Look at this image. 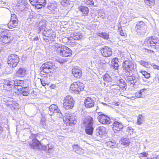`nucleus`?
Here are the masks:
<instances>
[{
  "label": "nucleus",
  "mask_w": 159,
  "mask_h": 159,
  "mask_svg": "<svg viewBox=\"0 0 159 159\" xmlns=\"http://www.w3.org/2000/svg\"><path fill=\"white\" fill-rule=\"evenodd\" d=\"M36 134L32 135V141L28 142L29 146L32 148L38 150H44L49 153L52 152L54 150V146L51 143L48 144L46 146L42 144L36 138Z\"/></svg>",
  "instance_id": "obj_1"
},
{
  "label": "nucleus",
  "mask_w": 159,
  "mask_h": 159,
  "mask_svg": "<svg viewBox=\"0 0 159 159\" xmlns=\"http://www.w3.org/2000/svg\"><path fill=\"white\" fill-rule=\"evenodd\" d=\"M83 123L85 127L86 133L88 134L92 135L94 129V122L93 118L90 116H87L84 120Z\"/></svg>",
  "instance_id": "obj_2"
},
{
  "label": "nucleus",
  "mask_w": 159,
  "mask_h": 159,
  "mask_svg": "<svg viewBox=\"0 0 159 159\" xmlns=\"http://www.w3.org/2000/svg\"><path fill=\"white\" fill-rule=\"evenodd\" d=\"M12 39L10 32L6 29H2L0 31V43L7 44Z\"/></svg>",
  "instance_id": "obj_3"
},
{
  "label": "nucleus",
  "mask_w": 159,
  "mask_h": 159,
  "mask_svg": "<svg viewBox=\"0 0 159 159\" xmlns=\"http://www.w3.org/2000/svg\"><path fill=\"white\" fill-rule=\"evenodd\" d=\"M143 45L157 49L159 48V39L156 36H153L146 39Z\"/></svg>",
  "instance_id": "obj_4"
},
{
  "label": "nucleus",
  "mask_w": 159,
  "mask_h": 159,
  "mask_svg": "<svg viewBox=\"0 0 159 159\" xmlns=\"http://www.w3.org/2000/svg\"><path fill=\"white\" fill-rule=\"evenodd\" d=\"M55 36V33L52 30H45L42 34L43 40L48 44L53 42Z\"/></svg>",
  "instance_id": "obj_5"
},
{
  "label": "nucleus",
  "mask_w": 159,
  "mask_h": 159,
  "mask_svg": "<svg viewBox=\"0 0 159 159\" xmlns=\"http://www.w3.org/2000/svg\"><path fill=\"white\" fill-rule=\"evenodd\" d=\"M57 67L55 63L52 62L48 61L43 64L40 68L41 74L49 73L55 70Z\"/></svg>",
  "instance_id": "obj_6"
},
{
  "label": "nucleus",
  "mask_w": 159,
  "mask_h": 159,
  "mask_svg": "<svg viewBox=\"0 0 159 159\" xmlns=\"http://www.w3.org/2000/svg\"><path fill=\"white\" fill-rule=\"evenodd\" d=\"M147 28V25L142 21L138 22L135 27L137 33L140 36L145 34Z\"/></svg>",
  "instance_id": "obj_7"
},
{
  "label": "nucleus",
  "mask_w": 159,
  "mask_h": 159,
  "mask_svg": "<svg viewBox=\"0 0 159 159\" xmlns=\"http://www.w3.org/2000/svg\"><path fill=\"white\" fill-rule=\"evenodd\" d=\"M19 61L20 58L17 55L11 54L8 57L7 62L10 66L15 67L17 66Z\"/></svg>",
  "instance_id": "obj_8"
},
{
  "label": "nucleus",
  "mask_w": 159,
  "mask_h": 159,
  "mask_svg": "<svg viewBox=\"0 0 159 159\" xmlns=\"http://www.w3.org/2000/svg\"><path fill=\"white\" fill-rule=\"evenodd\" d=\"M84 86L83 83L80 82H75L70 86V89L71 92L78 94L84 90Z\"/></svg>",
  "instance_id": "obj_9"
},
{
  "label": "nucleus",
  "mask_w": 159,
  "mask_h": 159,
  "mask_svg": "<svg viewBox=\"0 0 159 159\" xmlns=\"http://www.w3.org/2000/svg\"><path fill=\"white\" fill-rule=\"evenodd\" d=\"M57 50V54L63 57H70L72 55L71 50L65 46H63L62 47L58 48Z\"/></svg>",
  "instance_id": "obj_10"
},
{
  "label": "nucleus",
  "mask_w": 159,
  "mask_h": 159,
  "mask_svg": "<svg viewBox=\"0 0 159 159\" xmlns=\"http://www.w3.org/2000/svg\"><path fill=\"white\" fill-rule=\"evenodd\" d=\"M76 117L75 115L70 113H66L65 119H64V123L66 125L72 126L77 122L76 120Z\"/></svg>",
  "instance_id": "obj_11"
},
{
  "label": "nucleus",
  "mask_w": 159,
  "mask_h": 159,
  "mask_svg": "<svg viewBox=\"0 0 159 159\" xmlns=\"http://www.w3.org/2000/svg\"><path fill=\"white\" fill-rule=\"evenodd\" d=\"M74 104L73 98L70 96H66L64 99V107L66 110L72 109Z\"/></svg>",
  "instance_id": "obj_12"
},
{
  "label": "nucleus",
  "mask_w": 159,
  "mask_h": 159,
  "mask_svg": "<svg viewBox=\"0 0 159 159\" xmlns=\"http://www.w3.org/2000/svg\"><path fill=\"white\" fill-rule=\"evenodd\" d=\"M31 4L33 6L36 5V7L40 9L45 6L47 0H29Z\"/></svg>",
  "instance_id": "obj_13"
},
{
  "label": "nucleus",
  "mask_w": 159,
  "mask_h": 159,
  "mask_svg": "<svg viewBox=\"0 0 159 159\" xmlns=\"http://www.w3.org/2000/svg\"><path fill=\"white\" fill-rule=\"evenodd\" d=\"M122 66L125 70H132L136 67L134 64L129 60L125 61L123 63Z\"/></svg>",
  "instance_id": "obj_14"
},
{
  "label": "nucleus",
  "mask_w": 159,
  "mask_h": 159,
  "mask_svg": "<svg viewBox=\"0 0 159 159\" xmlns=\"http://www.w3.org/2000/svg\"><path fill=\"white\" fill-rule=\"evenodd\" d=\"M99 121L103 124H108L110 123V119L106 115L102 114H99L98 116Z\"/></svg>",
  "instance_id": "obj_15"
},
{
  "label": "nucleus",
  "mask_w": 159,
  "mask_h": 159,
  "mask_svg": "<svg viewBox=\"0 0 159 159\" xmlns=\"http://www.w3.org/2000/svg\"><path fill=\"white\" fill-rule=\"evenodd\" d=\"M106 133V128L103 126H100L97 128L94 134L96 136L101 137L105 134Z\"/></svg>",
  "instance_id": "obj_16"
},
{
  "label": "nucleus",
  "mask_w": 159,
  "mask_h": 159,
  "mask_svg": "<svg viewBox=\"0 0 159 159\" xmlns=\"http://www.w3.org/2000/svg\"><path fill=\"white\" fill-rule=\"evenodd\" d=\"M3 87L4 89L7 90H11L13 88L14 84L13 81L5 80L3 81Z\"/></svg>",
  "instance_id": "obj_17"
},
{
  "label": "nucleus",
  "mask_w": 159,
  "mask_h": 159,
  "mask_svg": "<svg viewBox=\"0 0 159 159\" xmlns=\"http://www.w3.org/2000/svg\"><path fill=\"white\" fill-rule=\"evenodd\" d=\"M72 72L75 77L79 78L82 75V71L80 67L75 66L72 70Z\"/></svg>",
  "instance_id": "obj_18"
},
{
  "label": "nucleus",
  "mask_w": 159,
  "mask_h": 159,
  "mask_svg": "<svg viewBox=\"0 0 159 159\" xmlns=\"http://www.w3.org/2000/svg\"><path fill=\"white\" fill-rule=\"evenodd\" d=\"M101 52L103 56L106 57L110 56L112 54L111 49L108 47L102 48L101 50Z\"/></svg>",
  "instance_id": "obj_19"
},
{
  "label": "nucleus",
  "mask_w": 159,
  "mask_h": 159,
  "mask_svg": "<svg viewBox=\"0 0 159 159\" xmlns=\"http://www.w3.org/2000/svg\"><path fill=\"white\" fill-rule=\"evenodd\" d=\"M84 104L86 108H91L94 105V102L91 98L87 97L84 100Z\"/></svg>",
  "instance_id": "obj_20"
},
{
  "label": "nucleus",
  "mask_w": 159,
  "mask_h": 159,
  "mask_svg": "<svg viewBox=\"0 0 159 159\" xmlns=\"http://www.w3.org/2000/svg\"><path fill=\"white\" fill-rule=\"evenodd\" d=\"M49 110L50 112V113L53 114L54 113H60L61 115H60L59 116L61 117L62 115V113H61L60 110L58 109V107L55 105L52 104L49 107Z\"/></svg>",
  "instance_id": "obj_21"
},
{
  "label": "nucleus",
  "mask_w": 159,
  "mask_h": 159,
  "mask_svg": "<svg viewBox=\"0 0 159 159\" xmlns=\"http://www.w3.org/2000/svg\"><path fill=\"white\" fill-rule=\"evenodd\" d=\"M125 72L124 73V77L127 82L128 81L131 80L132 77L133 76V73L132 72H130L131 70H125Z\"/></svg>",
  "instance_id": "obj_22"
},
{
  "label": "nucleus",
  "mask_w": 159,
  "mask_h": 159,
  "mask_svg": "<svg viewBox=\"0 0 159 159\" xmlns=\"http://www.w3.org/2000/svg\"><path fill=\"white\" fill-rule=\"evenodd\" d=\"M113 129L117 131H120L123 128L122 124L117 121H115L113 124Z\"/></svg>",
  "instance_id": "obj_23"
},
{
  "label": "nucleus",
  "mask_w": 159,
  "mask_h": 159,
  "mask_svg": "<svg viewBox=\"0 0 159 159\" xmlns=\"http://www.w3.org/2000/svg\"><path fill=\"white\" fill-rule=\"evenodd\" d=\"M26 70L24 68H20L16 71L15 75L19 77H22L25 74Z\"/></svg>",
  "instance_id": "obj_24"
},
{
  "label": "nucleus",
  "mask_w": 159,
  "mask_h": 159,
  "mask_svg": "<svg viewBox=\"0 0 159 159\" xmlns=\"http://www.w3.org/2000/svg\"><path fill=\"white\" fill-rule=\"evenodd\" d=\"M128 83L130 84L132 86L135 87V85H137L139 83V80L138 77L133 76L130 80L128 81Z\"/></svg>",
  "instance_id": "obj_25"
},
{
  "label": "nucleus",
  "mask_w": 159,
  "mask_h": 159,
  "mask_svg": "<svg viewBox=\"0 0 159 159\" xmlns=\"http://www.w3.org/2000/svg\"><path fill=\"white\" fill-rule=\"evenodd\" d=\"M130 142V139L127 138L122 139L120 141V143L125 147L129 146Z\"/></svg>",
  "instance_id": "obj_26"
},
{
  "label": "nucleus",
  "mask_w": 159,
  "mask_h": 159,
  "mask_svg": "<svg viewBox=\"0 0 159 159\" xmlns=\"http://www.w3.org/2000/svg\"><path fill=\"white\" fill-rule=\"evenodd\" d=\"M118 59L117 58H115L113 60H112L111 62V67L115 70H118V68L119 65L118 62Z\"/></svg>",
  "instance_id": "obj_27"
},
{
  "label": "nucleus",
  "mask_w": 159,
  "mask_h": 159,
  "mask_svg": "<svg viewBox=\"0 0 159 159\" xmlns=\"http://www.w3.org/2000/svg\"><path fill=\"white\" fill-rule=\"evenodd\" d=\"M71 40H79L82 38L81 34L79 33H74L73 35L70 37Z\"/></svg>",
  "instance_id": "obj_28"
},
{
  "label": "nucleus",
  "mask_w": 159,
  "mask_h": 159,
  "mask_svg": "<svg viewBox=\"0 0 159 159\" xmlns=\"http://www.w3.org/2000/svg\"><path fill=\"white\" fill-rule=\"evenodd\" d=\"M48 22L45 20H41L39 23V30H45L46 28V26Z\"/></svg>",
  "instance_id": "obj_29"
},
{
  "label": "nucleus",
  "mask_w": 159,
  "mask_h": 159,
  "mask_svg": "<svg viewBox=\"0 0 159 159\" xmlns=\"http://www.w3.org/2000/svg\"><path fill=\"white\" fill-rule=\"evenodd\" d=\"M57 4L56 2H53L49 3L47 7L51 11H54L57 8Z\"/></svg>",
  "instance_id": "obj_30"
},
{
  "label": "nucleus",
  "mask_w": 159,
  "mask_h": 159,
  "mask_svg": "<svg viewBox=\"0 0 159 159\" xmlns=\"http://www.w3.org/2000/svg\"><path fill=\"white\" fill-rule=\"evenodd\" d=\"M105 144L108 148H116L117 146L116 143L114 140L108 141L106 142Z\"/></svg>",
  "instance_id": "obj_31"
},
{
  "label": "nucleus",
  "mask_w": 159,
  "mask_h": 159,
  "mask_svg": "<svg viewBox=\"0 0 159 159\" xmlns=\"http://www.w3.org/2000/svg\"><path fill=\"white\" fill-rule=\"evenodd\" d=\"M79 9L82 12L83 14L86 15L88 14L89 11V9L87 7L82 6H80L79 7Z\"/></svg>",
  "instance_id": "obj_32"
},
{
  "label": "nucleus",
  "mask_w": 159,
  "mask_h": 159,
  "mask_svg": "<svg viewBox=\"0 0 159 159\" xmlns=\"http://www.w3.org/2000/svg\"><path fill=\"white\" fill-rule=\"evenodd\" d=\"M145 120L144 117L142 114H139L138 116L137 124L138 125H141L143 124Z\"/></svg>",
  "instance_id": "obj_33"
},
{
  "label": "nucleus",
  "mask_w": 159,
  "mask_h": 159,
  "mask_svg": "<svg viewBox=\"0 0 159 159\" xmlns=\"http://www.w3.org/2000/svg\"><path fill=\"white\" fill-rule=\"evenodd\" d=\"M19 94H22L24 96H28L29 94V90L27 88H24L21 91L18 92Z\"/></svg>",
  "instance_id": "obj_34"
},
{
  "label": "nucleus",
  "mask_w": 159,
  "mask_h": 159,
  "mask_svg": "<svg viewBox=\"0 0 159 159\" xmlns=\"http://www.w3.org/2000/svg\"><path fill=\"white\" fill-rule=\"evenodd\" d=\"M13 82L14 84L13 88L20 85H23L24 84V81L22 80H16L14 81H13Z\"/></svg>",
  "instance_id": "obj_35"
},
{
  "label": "nucleus",
  "mask_w": 159,
  "mask_h": 159,
  "mask_svg": "<svg viewBox=\"0 0 159 159\" xmlns=\"http://www.w3.org/2000/svg\"><path fill=\"white\" fill-rule=\"evenodd\" d=\"M18 23L17 22H14L10 20L8 24V27L10 29L14 28L17 25Z\"/></svg>",
  "instance_id": "obj_36"
},
{
  "label": "nucleus",
  "mask_w": 159,
  "mask_h": 159,
  "mask_svg": "<svg viewBox=\"0 0 159 159\" xmlns=\"http://www.w3.org/2000/svg\"><path fill=\"white\" fill-rule=\"evenodd\" d=\"M146 5L149 7L153 5L155 3V0H144Z\"/></svg>",
  "instance_id": "obj_37"
},
{
  "label": "nucleus",
  "mask_w": 159,
  "mask_h": 159,
  "mask_svg": "<svg viewBox=\"0 0 159 159\" xmlns=\"http://www.w3.org/2000/svg\"><path fill=\"white\" fill-rule=\"evenodd\" d=\"M70 2L69 0H61V4L63 6H67L70 4Z\"/></svg>",
  "instance_id": "obj_38"
},
{
  "label": "nucleus",
  "mask_w": 159,
  "mask_h": 159,
  "mask_svg": "<svg viewBox=\"0 0 159 159\" xmlns=\"http://www.w3.org/2000/svg\"><path fill=\"white\" fill-rule=\"evenodd\" d=\"M134 129L131 127H128L127 128L126 131L127 132L130 134H133L134 133Z\"/></svg>",
  "instance_id": "obj_39"
},
{
  "label": "nucleus",
  "mask_w": 159,
  "mask_h": 159,
  "mask_svg": "<svg viewBox=\"0 0 159 159\" xmlns=\"http://www.w3.org/2000/svg\"><path fill=\"white\" fill-rule=\"evenodd\" d=\"M26 5L25 4V2L23 3L20 4L19 6L18 9L20 10L23 11L26 8Z\"/></svg>",
  "instance_id": "obj_40"
},
{
  "label": "nucleus",
  "mask_w": 159,
  "mask_h": 159,
  "mask_svg": "<svg viewBox=\"0 0 159 159\" xmlns=\"http://www.w3.org/2000/svg\"><path fill=\"white\" fill-rule=\"evenodd\" d=\"M10 20L14 22H17L18 23V20L17 16L16 15L14 14H12L11 15V19Z\"/></svg>",
  "instance_id": "obj_41"
},
{
  "label": "nucleus",
  "mask_w": 159,
  "mask_h": 159,
  "mask_svg": "<svg viewBox=\"0 0 159 159\" xmlns=\"http://www.w3.org/2000/svg\"><path fill=\"white\" fill-rule=\"evenodd\" d=\"M99 36L105 39H107L108 38V34L106 33H99Z\"/></svg>",
  "instance_id": "obj_42"
},
{
  "label": "nucleus",
  "mask_w": 159,
  "mask_h": 159,
  "mask_svg": "<svg viewBox=\"0 0 159 159\" xmlns=\"http://www.w3.org/2000/svg\"><path fill=\"white\" fill-rule=\"evenodd\" d=\"M93 0H86L85 3L87 5H89L90 6L93 5Z\"/></svg>",
  "instance_id": "obj_43"
},
{
  "label": "nucleus",
  "mask_w": 159,
  "mask_h": 159,
  "mask_svg": "<svg viewBox=\"0 0 159 159\" xmlns=\"http://www.w3.org/2000/svg\"><path fill=\"white\" fill-rule=\"evenodd\" d=\"M103 79L105 81L108 82L110 81L111 80V78H110L109 75H105L103 77Z\"/></svg>",
  "instance_id": "obj_44"
},
{
  "label": "nucleus",
  "mask_w": 159,
  "mask_h": 159,
  "mask_svg": "<svg viewBox=\"0 0 159 159\" xmlns=\"http://www.w3.org/2000/svg\"><path fill=\"white\" fill-rule=\"evenodd\" d=\"M22 85H19L14 87V88L15 89H17V90H20L21 91V90L24 88L22 87Z\"/></svg>",
  "instance_id": "obj_45"
},
{
  "label": "nucleus",
  "mask_w": 159,
  "mask_h": 159,
  "mask_svg": "<svg viewBox=\"0 0 159 159\" xmlns=\"http://www.w3.org/2000/svg\"><path fill=\"white\" fill-rule=\"evenodd\" d=\"M54 48L55 49V51L57 52V50L58 48H61V47H62V46H61L60 44H58L57 43H56L54 45Z\"/></svg>",
  "instance_id": "obj_46"
},
{
  "label": "nucleus",
  "mask_w": 159,
  "mask_h": 159,
  "mask_svg": "<svg viewBox=\"0 0 159 159\" xmlns=\"http://www.w3.org/2000/svg\"><path fill=\"white\" fill-rule=\"evenodd\" d=\"M148 155V154L146 152H143L140 153L139 155V157L142 159V158L143 157H145Z\"/></svg>",
  "instance_id": "obj_47"
},
{
  "label": "nucleus",
  "mask_w": 159,
  "mask_h": 159,
  "mask_svg": "<svg viewBox=\"0 0 159 159\" xmlns=\"http://www.w3.org/2000/svg\"><path fill=\"white\" fill-rule=\"evenodd\" d=\"M73 148L74 150L75 151V152L78 151L79 150H80V148H79L78 145H75L73 146Z\"/></svg>",
  "instance_id": "obj_48"
},
{
  "label": "nucleus",
  "mask_w": 159,
  "mask_h": 159,
  "mask_svg": "<svg viewBox=\"0 0 159 159\" xmlns=\"http://www.w3.org/2000/svg\"><path fill=\"white\" fill-rule=\"evenodd\" d=\"M40 123L43 125H46L45 119L44 117H42L40 121Z\"/></svg>",
  "instance_id": "obj_49"
},
{
  "label": "nucleus",
  "mask_w": 159,
  "mask_h": 159,
  "mask_svg": "<svg viewBox=\"0 0 159 159\" xmlns=\"http://www.w3.org/2000/svg\"><path fill=\"white\" fill-rule=\"evenodd\" d=\"M139 63L140 64L144 66H145L147 64L146 62L144 61H139Z\"/></svg>",
  "instance_id": "obj_50"
},
{
  "label": "nucleus",
  "mask_w": 159,
  "mask_h": 159,
  "mask_svg": "<svg viewBox=\"0 0 159 159\" xmlns=\"http://www.w3.org/2000/svg\"><path fill=\"white\" fill-rule=\"evenodd\" d=\"M124 81L123 79H119L117 81V84H122V83H124Z\"/></svg>",
  "instance_id": "obj_51"
},
{
  "label": "nucleus",
  "mask_w": 159,
  "mask_h": 159,
  "mask_svg": "<svg viewBox=\"0 0 159 159\" xmlns=\"http://www.w3.org/2000/svg\"><path fill=\"white\" fill-rule=\"evenodd\" d=\"M139 93V91H138L137 92L135 93V96L137 98H141V96L140 94Z\"/></svg>",
  "instance_id": "obj_52"
},
{
  "label": "nucleus",
  "mask_w": 159,
  "mask_h": 159,
  "mask_svg": "<svg viewBox=\"0 0 159 159\" xmlns=\"http://www.w3.org/2000/svg\"><path fill=\"white\" fill-rule=\"evenodd\" d=\"M119 31L120 32V34L121 36H125V33L123 32V31L122 30H120L119 28Z\"/></svg>",
  "instance_id": "obj_53"
},
{
  "label": "nucleus",
  "mask_w": 159,
  "mask_h": 159,
  "mask_svg": "<svg viewBox=\"0 0 159 159\" xmlns=\"http://www.w3.org/2000/svg\"><path fill=\"white\" fill-rule=\"evenodd\" d=\"M140 72L144 76L148 73L147 72L143 70L141 71Z\"/></svg>",
  "instance_id": "obj_54"
},
{
  "label": "nucleus",
  "mask_w": 159,
  "mask_h": 159,
  "mask_svg": "<svg viewBox=\"0 0 159 159\" xmlns=\"http://www.w3.org/2000/svg\"><path fill=\"white\" fill-rule=\"evenodd\" d=\"M150 73H148L147 74H146L144 77L148 79L149 78H150Z\"/></svg>",
  "instance_id": "obj_55"
},
{
  "label": "nucleus",
  "mask_w": 159,
  "mask_h": 159,
  "mask_svg": "<svg viewBox=\"0 0 159 159\" xmlns=\"http://www.w3.org/2000/svg\"><path fill=\"white\" fill-rule=\"evenodd\" d=\"M145 90H146V89H142L140 90L139 91V93H140L139 94L140 95H141V96L142 95V92H143V91Z\"/></svg>",
  "instance_id": "obj_56"
},
{
  "label": "nucleus",
  "mask_w": 159,
  "mask_h": 159,
  "mask_svg": "<svg viewBox=\"0 0 159 159\" xmlns=\"http://www.w3.org/2000/svg\"><path fill=\"white\" fill-rule=\"evenodd\" d=\"M57 61L61 64H63L65 62V61L64 60L60 59L58 60Z\"/></svg>",
  "instance_id": "obj_57"
},
{
  "label": "nucleus",
  "mask_w": 159,
  "mask_h": 159,
  "mask_svg": "<svg viewBox=\"0 0 159 159\" xmlns=\"http://www.w3.org/2000/svg\"><path fill=\"white\" fill-rule=\"evenodd\" d=\"M3 130V128L2 127L0 126V135L2 133Z\"/></svg>",
  "instance_id": "obj_58"
},
{
  "label": "nucleus",
  "mask_w": 159,
  "mask_h": 159,
  "mask_svg": "<svg viewBox=\"0 0 159 159\" xmlns=\"http://www.w3.org/2000/svg\"><path fill=\"white\" fill-rule=\"evenodd\" d=\"M41 84L43 86H45L46 84L44 82L43 80H41Z\"/></svg>",
  "instance_id": "obj_59"
},
{
  "label": "nucleus",
  "mask_w": 159,
  "mask_h": 159,
  "mask_svg": "<svg viewBox=\"0 0 159 159\" xmlns=\"http://www.w3.org/2000/svg\"><path fill=\"white\" fill-rule=\"evenodd\" d=\"M34 40L38 41L39 40V38L38 37H36L34 38Z\"/></svg>",
  "instance_id": "obj_60"
},
{
  "label": "nucleus",
  "mask_w": 159,
  "mask_h": 159,
  "mask_svg": "<svg viewBox=\"0 0 159 159\" xmlns=\"http://www.w3.org/2000/svg\"><path fill=\"white\" fill-rule=\"evenodd\" d=\"M122 84H123V86H125L126 85V83L125 81H124V83H122Z\"/></svg>",
  "instance_id": "obj_61"
},
{
  "label": "nucleus",
  "mask_w": 159,
  "mask_h": 159,
  "mask_svg": "<svg viewBox=\"0 0 159 159\" xmlns=\"http://www.w3.org/2000/svg\"><path fill=\"white\" fill-rule=\"evenodd\" d=\"M157 66V67L156 68V69L159 70V66Z\"/></svg>",
  "instance_id": "obj_62"
},
{
  "label": "nucleus",
  "mask_w": 159,
  "mask_h": 159,
  "mask_svg": "<svg viewBox=\"0 0 159 159\" xmlns=\"http://www.w3.org/2000/svg\"><path fill=\"white\" fill-rule=\"evenodd\" d=\"M65 39H67V40H68V39L67 38H65Z\"/></svg>",
  "instance_id": "obj_63"
},
{
  "label": "nucleus",
  "mask_w": 159,
  "mask_h": 159,
  "mask_svg": "<svg viewBox=\"0 0 159 159\" xmlns=\"http://www.w3.org/2000/svg\"><path fill=\"white\" fill-rule=\"evenodd\" d=\"M49 115H52V114H49Z\"/></svg>",
  "instance_id": "obj_64"
}]
</instances>
